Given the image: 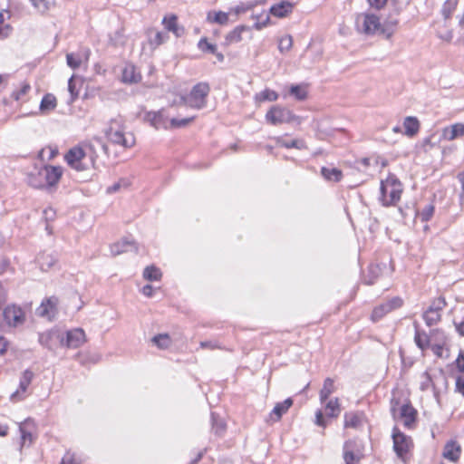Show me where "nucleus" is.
Wrapping results in <instances>:
<instances>
[{
    "label": "nucleus",
    "instance_id": "6e6552de",
    "mask_svg": "<svg viewBox=\"0 0 464 464\" xmlns=\"http://www.w3.org/2000/svg\"><path fill=\"white\" fill-rule=\"evenodd\" d=\"M62 341L63 333L56 329L45 331L38 334L39 343L51 352H54L58 346H62Z\"/></svg>",
    "mask_w": 464,
    "mask_h": 464
},
{
    "label": "nucleus",
    "instance_id": "c85d7f7f",
    "mask_svg": "<svg viewBox=\"0 0 464 464\" xmlns=\"http://www.w3.org/2000/svg\"><path fill=\"white\" fill-rule=\"evenodd\" d=\"M231 13L230 12H209L208 14V21L210 23L218 24L220 25L227 24L230 21Z\"/></svg>",
    "mask_w": 464,
    "mask_h": 464
},
{
    "label": "nucleus",
    "instance_id": "a211bd4d",
    "mask_svg": "<svg viewBox=\"0 0 464 464\" xmlns=\"http://www.w3.org/2000/svg\"><path fill=\"white\" fill-rule=\"evenodd\" d=\"M461 448L455 440H450L446 443L443 449L442 456L452 462H456L460 456Z\"/></svg>",
    "mask_w": 464,
    "mask_h": 464
},
{
    "label": "nucleus",
    "instance_id": "774afa93",
    "mask_svg": "<svg viewBox=\"0 0 464 464\" xmlns=\"http://www.w3.org/2000/svg\"><path fill=\"white\" fill-rule=\"evenodd\" d=\"M457 369L464 373V353L460 352L458 358L456 359Z\"/></svg>",
    "mask_w": 464,
    "mask_h": 464
},
{
    "label": "nucleus",
    "instance_id": "9d476101",
    "mask_svg": "<svg viewBox=\"0 0 464 464\" xmlns=\"http://www.w3.org/2000/svg\"><path fill=\"white\" fill-rule=\"evenodd\" d=\"M40 169V176L44 179V184L50 188L57 185L63 176V168L60 166L45 165Z\"/></svg>",
    "mask_w": 464,
    "mask_h": 464
},
{
    "label": "nucleus",
    "instance_id": "6ab92c4d",
    "mask_svg": "<svg viewBox=\"0 0 464 464\" xmlns=\"http://www.w3.org/2000/svg\"><path fill=\"white\" fill-rule=\"evenodd\" d=\"M293 8V3L289 1H281L280 3L275 4L270 7V13L274 16L281 18L292 13Z\"/></svg>",
    "mask_w": 464,
    "mask_h": 464
},
{
    "label": "nucleus",
    "instance_id": "c756f323",
    "mask_svg": "<svg viewBox=\"0 0 464 464\" xmlns=\"http://www.w3.org/2000/svg\"><path fill=\"white\" fill-rule=\"evenodd\" d=\"M276 142L278 146L284 147L286 149H297V150H304L306 149V144L303 140H285L283 137H276Z\"/></svg>",
    "mask_w": 464,
    "mask_h": 464
},
{
    "label": "nucleus",
    "instance_id": "473e14b6",
    "mask_svg": "<svg viewBox=\"0 0 464 464\" xmlns=\"http://www.w3.org/2000/svg\"><path fill=\"white\" fill-rule=\"evenodd\" d=\"M414 327H415V335H414L415 343L420 350L423 351L429 347L430 338L425 332H420L419 330L418 324L416 322L414 323Z\"/></svg>",
    "mask_w": 464,
    "mask_h": 464
},
{
    "label": "nucleus",
    "instance_id": "49530a36",
    "mask_svg": "<svg viewBox=\"0 0 464 464\" xmlns=\"http://www.w3.org/2000/svg\"><path fill=\"white\" fill-rule=\"evenodd\" d=\"M289 93L297 101H304L307 98V92L301 85H292L290 87Z\"/></svg>",
    "mask_w": 464,
    "mask_h": 464
},
{
    "label": "nucleus",
    "instance_id": "13d9d810",
    "mask_svg": "<svg viewBox=\"0 0 464 464\" xmlns=\"http://www.w3.org/2000/svg\"><path fill=\"white\" fill-rule=\"evenodd\" d=\"M19 430L23 445L25 444L26 441H29V443L33 442V435L31 431L27 430L23 425L19 426Z\"/></svg>",
    "mask_w": 464,
    "mask_h": 464
},
{
    "label": "nucleus",
    "instance_id": "ddd939ff",
    "mask_svg": "<svg viewBox=\"0 0 464 464\" xmlns=\"http://www.w3.org/2000/svg\"><path fill=\"white\" fill-rule=\"evenodd\" d=\"M58 299L55 296H51L44 299L41 305L37 308V314L41 317L52 319L56 314V306Z\"/></svg>",
    "mask_w": 464,
    "mask_h": 464
},
{
    "label": "nucleus",
    "instance_id": "338daca9",
    "mask_svg": "<svg viewBox=\"0 0 464 464\" xmlns=\"http://www.w3.org/2000/svg\"><path fill=\"white\" fill-rule=\"evenodd\" d=\"M61 464H76L74 455L71 452H66L61 460Z\"/></svg>",
    "mask_w": 464,
    "mask_h": 464
},
{
    "label": "nucleus",
    "instance_id": "603ef678",
    "mask_svg": "<svg viewBox=\"0 0 464 464\" xmlns=\"http://www.w3.org/2000/svg\"><path fill=\"white\" fill-rule=\"evenodd\" d=\"M293 45V40L290 35H285L279 40L278 49L281 53L287 52Z\"/></svg>",
    "mask_w": 464,
    "mask_h": 464
},
{
    "label": "nucleus",
    "instance_id": "f8f14e48",
    "mask_svg": "<svg viewBox=\"0 0 464 464\" xmlns=\"http://www.w3.org/2000/svg\"><path fill=\"white\" fill-rule=\"evenodd\" d=\"M85 155L86 153L82 148L75 146L68 150V152L64 155V160L71 168L76 169L77 171H82L85 169L82 163V160Z\"/></svg>",
    "mask_w": 464,
    "mask_h": 464
},
{
    "label": "nucleus",
    "instance_id": "bb28decb",
    "mask_svg": "<svg viewBox=\"0 0 464 464\" xmlns=\"http://www.w3.org/2000/svg\"><path fill=\"white\" fill-rule=\"evenodd\" d=\"M250 28L246 25H238L236 28H234L231 32H229L226 38H225V44H231L239 43L242 40V33L246 31H249Z\"/></svg>",
    "mask_w": 464,
    "mask_h": 464
},
{
    "label": "nucleus",
    "instance_id": "5fc2aeb1",
    "mask_svg": "<svg viewBox=\"0 0 464 464\" xmlns=\"http://www.w3.org/2000/svg\"><path fill=\"white\" fill-rule=\"evenodd\" d=\"M249 8H250V5H246V4H241V5H238L235 6V7H233V8H231L229 10V12L231 13V15L234 16V19L231 22L237 21V15L242 14V13L246 12Z\"/></svg>",
    "mask_w": 464,
    "mask_h": 464
},
{
    "label": "nucleus",
    "instance_id": "2eb2a0df",
    "mask_svg": "<svg viewBox=\"0 0 464 464\" xmlns=\"http://www.w3.org/2000/svg\"><path fill=\"white\" fill-rule=\"evenodd\" d=\"M144 120L154 127L155 129H168V120L164 116L161 111H148L145 114Z\"/></svg>",
    "mask_w": 464,
    "mask_h": 464
},
{
    "label": "nucleus",
    "instance_id": "39448f33",
    "mask_svg": "<svg viewBox=\"0 0 464 464\" xmlns=\"http://www.w3.org/2000/svg\"><path fill=\"white\" fill-rule=\"evenodd\" d=\"M209 85L206 82L197 83L185 98V103L194 109H202L206 105V98L209 92Z\"/></svg>",
    "mask_w": 464,
    "mask_h": 464
},
{
    "label": "nucleus",
    "instance_id": "7c9ffc66",
    "mask_svg": "<svg viewBox=\"0 0 464 464\" xmlns=\"http://www.w3.org/2000/svg\"><path fill=\"white\" fill-rule=\"evenodd\" d=\"M344 428L358 429L362 422V414L358 412H346L344 414Z\"/></svg>",
    "mask_w": 464,
    "mask_h": 464
},
{
    "label": "nucleus",
    "instance_id": "ea45409f",
    "mask_svg": "<svg viewBox=\"0 0 464 464\" xmlns=\"http://www.w3.org/2000/svg\"><path fill=\"white\" fill-rule=\"evenodd\" d=\"M162 274L155 266H148L143 270V277L148 281H159L161 279Z\"/></svg>",
    "mask_w": 464,
    "mask_h": 464
},
{
    "label": "nucleus",
    "instance_id": "79ce46f5",
    "mask_svg": "<svg viewBox=\"0 0 464 464\" xmlns=\"http://www.w3.org/2000/svg\"><path fill=\"white\" fill-rule=\"evenodd\" d=\"M422 378H423V380L420 382V389L421 391H427L430 388H432L435 396H437L438 391H437V387H436V382L433 380V378L429 374L428 372H423Z\"/></svg>",
    "mask_w": 464,
    "mask_h": 464
},
{
    "label": "nucleus",
    "instance_id": "37998d69",
    "mask_svg": "<svg viewBox=\"0 0 464 464\" xmlns=\"http://www.w3.org/2000/svg\"><path fill=\"white\" fill-rule=\"evenodd\" d=\"M211 423H212V430L217 435H221L226 430V424L224 420L218 418L215 412H211Z\"/></svg>",
    "mask_w": 464,
    "mask_h": 464
},
{
    "label": "nucleus",
    "instance_id": "2f4dec72",
    "mask_svg": "<svg viewBox=\"0 0 464 464\" xmlns=\"http://www.w3.org/2000/svg\"><path fill=\"white\" fill-rule=\"evenodd\" d=\"M89 150L94 154L95 157H99L101 152H102L105 156H109L108 146L102 141L101 138H94L89 145Z\"/></svg>",
    "mask_w": 464,
    "mask_h": 464
},
{
    "label": "nucleus",
    "instance_id": "b1692460",
    "mask_svg": "<svg viewBox=\"0 0 464 464\" xmlns=\"http://www.w3.org/2000/svg\"><path fill=\"white\" fill-rule=\"evenodd\" d=\"M354 442L348 440L343 445V459L345 464H355L361 459L359 454L353 451Z\"/></svg>",
    "mask_w": 464,
    "mask_h": 464
},
{
    "label": "nucleus",
    "instance_id": "72a5a7b5",
    "mask_svg": "<svg viewBox=\"0 0 464 464\" xmlns=\"http://www.w3.org/2000/svg\"><path fill=\"white\" fill-rule=\"evenodd\" d=\"M321 174L328 181L338 182L343 178L342 171L337 168L330 169L327 167H323L321 169Z\"/></svg>",
    "mask_w": 464,
    "mask_h": 464
},
{
    "label": "nucleus",
    "instance_id": "e433bc0d",
    "mask_svg": "<svg viewBox=\"0 0 464 464\" xmlns=\"http://www.w3.org/2000/svg\"><path fill=\"white\" fill-rule=\"evenodd\" d=\"M422 317L428 326H432V325L437 324L440 321L441 314H440V313H438L435 310H433V308L429 307L423 313Z\"/></svg>",
    "mask_w": 464,
    "mask_h": 464
},
{
    "label": "nucleus",
    "instance_id": "5701e85b",
    "mask_svg": "<svg viewBox=\"0 0 464 464\" xmlns=\"http://www.w3.org/2000/svg\"><path fill=\"white\" fill-rule=\"evenodd\" d=\"M404 134L408 137L415 136L420 130V121L414 116H407L403 121Z\"/></svg>",
    "mask_w": 464,
    "mask_h": 464
},
{
    "label": "nucleus",
    "instance_id": "c9c22d12",
    "mask_svg": "<svg viewBox=\"0 0 464 464\" xmlns=\"http://www.w3.org/2000/svg\"><path fill=\"white\" fill-rule=\"evenodd\" d=\"M398 24V20L396 18H389L382 24V35L385 36L387 39L392 37L394 34L396 27Z\"/></svg>",
    "mask_w": 464,
    "mask_h": 464
},
{
    "label": "nucleus",
    "instance_id": "4be33fe9",
    "mask_svg": "<svg viewBox=\"0 0 464 464\" xmlns=\"http://www.w3.org/2000/svg\"><path fill=\"white\" fill-rule=\"evenodd\" d=\"M90 53H91V51L88 48L82 50L81 53H67L66 54V62H67L68 66L71 67L72 69L79 68L82 63V56H84V58L86 60H88Z\"/></svg>",
    "mask_w": 464,
    "mask_h": 464
},
{
    "label": "nucleus",
    "instance_id": "052dcab7",
    "mask_svg": "<svg viewBox=\"0 0 464 464\" xmlns=\"http://www.w3.org/2000/svg\"><path fill=\"white\" fill-rule=\"evenodd\" d=\"M446 305H447V303H446L445 298L442 296H440L439 298H437L436 300L433 301V303L431 304L430 308H433V310H435L436 312L440 313V311L443 308H445Z\"/></svg>",
    "mask_w": 464,
    "mask_h": 464
},
{
    "label": "nucleus",
    "instance_id": "bf43d9fd",
    "mask_svg": "<svg viewBox=\"0 0 464 464\" xmlns=\"http://www.w3.org/2000/svg\"><path fill=\"white\" fill-rule=\"evenodd\" d=\"M385 303L388 305V309L392 312L394 309L400 308L402 305L403 301L401 297L395 296Z\"/></svg>",
    "mask_w": 464,
    "mask_h": 464
},
{
    "label": "nucleus",
    "instance_id": "8fccbe9b",
    "mask_svg": "<svg viewBox=\"0 0 464 464\" xmlns=\"http://www.w3.org/2000/svg\"><path fill=\"white\" fill-rule=\"evenodd\" d=\"M198 47L204 53H216L217 46L208 42L207 38H201Z\"/></svg>",
    "mask_w": 464,
    "mask_h": 464
},
{
    "label": "nucleus",
    "instance_id": "e2e57ef3",
    "mask_svg": "<svg viewBox=\"0 0 464 464\" xmlns=\"http://www.w3.org/2000/svg\"><path fill=\"white\" fill-rule=\"evenodd\" d=\"M166 39V34L162 32H157L153 38L150 39V43L151 45L159 46Z\"/></svg>",
    "mask_w": 464,
    "mask_h": 464
},
{
    "label": "nucleus",
    "instance_id": "412c9836",
    "mask_svg": "<svg viewBox=\"0 0 464 464\" xmlns=\"http://www.w3.org/2000/svg\"><path fill=\"white\" fill-rule=\"evenodd\" d=\"M382 266L379 264H371L367 268V274L363 277L364 284L368 285H373L382 275Z\"/></svg>",
    "mask_w": 464,
    "mask_h": 464
},
{
    "label": "nucleus",
    "instance_id": "4d7b16f0",
    "mask_svg": "<svg viewBox=\"0 0 464 464\" xmlns=\"http://www.w3.org/2000/svg\"><path fill=\"white\" fill-rule=\"evenodd\" d=\"M31 89V86L27 82H23L21 85V88L18 91H14L12 94V97L18 101L20 100L24 95H25Z\"/></svg>",
    "mask_w": 464,
    "mask_h": 464
},
{
    "label": "nucleus",
    "instance_id": "58836bf2",
    "mask_svg": "<svg viewBox=\"0 0 464 464\" xmlns=\"http://www.w3.org/2000/svg\"><path fill=\"white\" fill-rule=\"evenodd\" d=\"M28 184L35 188H48L47 185L44 184L45 180L40 176V169L37 172L30 173L27 177Z\"/></svg>",
    "mask_w": 464,
    "mask_h": 464
},
{
    "label": "nucleus",
    "instance_id": "dca6fc26",
    "mask_svg": "<svg viewBox=\"0 0 464 464\" xmlns=\"http://www.w3.org/2000/svg\"><path fill=\"white\" fill-rule=\"evenodd\" d=\"M128 251H138L135 242L129 238H123L111 246V253L112 256H118Z\"/></svg>",
    "mask_w": 464,
    "mask_h": 464
},
{
    "label": "nucleus",
    "instance_id": "a878e982",
    "mask_svg": "<svg viewBox=\"0 0 464 464\" xmlns=\"http://www.w3.org/2000/svg\"><path fill=\"white\" fill-rule=\"evenodd\" d=\"M141 76L136 72V68L132 64H127L122 71V82L127 83H137L140 81Z\"/></svg>",
    "mask_w": 464,
    "mask_h": 464
},
{
    "label": "nucleus",
    "instance_id": "cd10ccee",
    "mask_svg": "<svg viewBox=\"0 0 464 464\" xmlns=\"http://www.w3.org/2000/svg\"><path fill=\"white\" fill-rule=\"evenodd\" d=\"M324 411L328 418H336L341 413V406L338 398L331 399L324 402Z\"/></svg>",
    "mask_w": 464,
    "mask_h": 464
},
{
    "label": "nucleus",
    "instance_id": "a18cd8bd",
    "mask_svg": "<svg viewBox=\"0 0 464 464\" xmlns=\"http://www.w3.org/2000/svg\"><path fill=\"white\" fill-rule=\"evenodd\" d=\"M390 309H388V305L386 303L381 304L380 305L376 306L372 313V320L373 322L379 321L381 318H382L386 314L390 313Z\"/></svg>",
    "mask_w": 464,
    "mask_h": 464
},
{
    "label": "nucleus",
    "instance_id": "680f3d73",
    "mask_svg": "<svg viewBox=\"0 0 464 464\" xmlns=\"http://www.w3.org/2000/svg\"><path fill=\"white\" fill-rule=\"evenodd\" d=\"M455 392L464 397V374L458 375L455 382Z\"/></svg>",
    "mask_w": 464,
    "mask_h": 464
},
{
    "label": "nucleus",
    "instance_id": "6e6d98bb",
    "mask_svg": "<svg viewBox=\"0 0 464 464\" xmlns=\"http://www.w3.org/2000/svg\"><path fill=\"white\" fill-rule=\"evenodd\" d=\"M68 91H69L70 95H71L69 103H72V102H73L78 98V95H79V92L76 89V85H75V82L73 81V77H71L69 79V81H68Z\"/></svg>",
    "mask_w": 464,
    "mask_h": 464
},
{
    "label": "nucleus",
    "instance_id": "393cba45",
    "mask_svg": "<svg viewBox=\"0 0 464 464\" xmlns=\"http://www.w3.org/2000/svg\"><path fill=\"white\" fill-rule=\"evenodd\" d=\"M400 415L404 419V425L410 427L416 420L417 411L406 403L401 407Z\"/></svg>",
    "mask_w": 464,
    "mask_h": 464
},
{
    "label": "nucleus",
    "instance_id": "4468645a",
    "mask_svg": "<svg viewBox=\"0 0 464 464\" xmlns=\"http://www.w3.org/2000/svg\"><path fill=\"white\" fill-rule=\"evenodd\" d=\"M464 136V123L458 122L446 126L441 130L440 139L448 141H452L459 137Z\"/></svg>",
    "mask_w": 464,
    "mask_h": 464
},
{
    "label": "nucleus",
    "instance_id": "f704fd0d",
    "mask_svg": "<svg viewBox=\"0 0 464 464\" xmlns=\"http://www.w3.org/2000/svg\"><path fill=\"white\" fill-rule=\"evenodd\" d=\"M334 392V382L332 378H326L324 382L323 388L320 391L321 403H324L330 395Z\"/></svg>",
    "mask_w": 464,
    "mask_h": 464
},
{
    "label": "nucleus",
    "instance_id": "f03ea898",
    "mask_svg": "<svg viewBox=\"0 0 464 464\" xmlns=\"http://www.w3.org/2000/svg\"><path fill=\"white\" fill-rule=\"evenodd\" d=\"M380 191V200L383 206L395 205L401 199V183L395 176L391 175L381 182Z\"/></svg>",
    "mask_w": 464,
    "mask_h": 464
},
{
    "label": "nucleus",
    "instance_id": "f3484780",
    "mask_svg": "<svg viewBox=\"0 0 464 464\" xmlns=\"http://www.w3.org/2000/svg\"><path fill=\"white\" fill-rule=\"evenodd\" d=\"M292 405L293 400L291 398H287L284 401L277 402L269 414L270 420L273 422L279 421L282 416L287 412Z\"/></svg>",
    "mask_w": 464,
    "mask_h": 464
},
{
    "label": "nucleus",
    "instance_id": "aec40b11",
    "mask_svg": "<svg viewBox=\"0 0 464 464\" xmlns=\"http://www.w3.org/2000/svg\"><path fill=\"white\" fill-rule=\"evenodd\" d=\"M57 256L53 253L43 252L37 256V262L42 271H48L57 263Z\"/></svg>",
    "mask_w": 464,
    "mask_h": 464
},
{
    "label": "nucleus",
    "instance_id": "09e8293b",
    "mask_svg": "<svg viewBox=\"0 0 464 464\" xmlns=\"http://www.w3.org/2000/svg\"><path fill=\"white\" fill-rule=\"evenodd\" d=\"M194 117H188V118H183V119H177L172 118L169 121V127L173 129H179L184 128L187 125H188L191 121H193Z\"/></svg>",
    "mask_w": 464,
    "mask_h": 464
},
{
    "label": "nucleus",
    "instance_id": "4c0bfd02",
    "mask_svg": "<svg viewBox=\"0 0 464 464\" xmlns=\"http://www.w3.org/2000/svg\"><path fill=\"white\" fill-rule=\"evenodd\" d=\"M57 105L56 98L54 95L51 93L45 94L41 102H40V110L44 111H49L54 110Z\"/></svg>",
    "mask_w": 464,
    "mask_h": 464
},
{
    "label": "nucleus",
    "instance_id": "c03bdc74",
    "mask_svg": "<svg viewBox=\"0 0 464 464\" xmlns=\"http://www.w3.org/2000/svg\"><path fill=\"white\" fill-rule=\"evenodd\" d=\"M458 5V0H447L441 8V14L445 20H448L450 18L452 13L456 9Z\"/></svg>",
    "mask_w": 464,
    "mask_h": 464
},
{
    "label": "nucleus",
    "instance_id": "de8ad7c7",
    "mask_svg": "<svg viewBox=\"0 0 464 464\" xmlns=\"http://www.w3.org/2000/svg\"><path fill=\"white\" fill-rule=\"evenodd\" d=\"M434 210V206L432 204H429L425 206L420 211H419V218L422 222H428L432 218Z\"/></svg>",
    "mask_w": 464,
    "mask_h": 464
},
{
    "label": "nucleus",
    "instance_id": "0e129e2a",
    "mask_svg": "<svg viewBox=\"0 0 464 464\" xmlns=\"http://www.w3.org/2000/svg\"><path fill=\"white\" fill-rule=\"evenodd\" d=\"M200 347L210 350L222 349L220 343L218 341L214 340L200 342Z\"/></svg>",
    "mask_w": 464,
    "mask_h": 464
},
{
    "label": "nucleus",
    "instance_id": "1a4fd4ad",
    "mask_svg": "<svg viewBox=\"0 0 464 464\" xmlns=\"http://www.w3.org/2000/svg\"><path fill=\"white\" fill-rule=\"evenodd\" d=\"M5 323L11 327H17L25 321L24 310L16 304H8L3 311Z\"/></svg>",
    "mask_w": 464,
    "mask_h": 464
},
{
    "label": "nucleus",
    "instance_id": "69168bd1",
    "mask_svg": "<svg viewBox=\"0 0 464 464\" xmlns=\"http://www.w3.org/2000/svg\"><path fill=\"white\" fill-rule=\"evenodd\" d=\"M56 212L53 208H47L44 210V218L46 222H51L54 219Z\"/></svg>",
    "mask_w": 464,
    "mask_h": 464
},
{
    "label": "nucleus",
    "instance_id": "a19ab883",
    "mask_svg": "<svg viewBox=\"0 0 464 464\" xmlns=\"http://www.w3.org/2000/svg\"><path fill=\"white\" fill-rule=\"evenodd\" d=\"M151 342L160 349H167L171 343L170 337L168 334H159L152 337Z\"/></svg>",
    "mask_w": 464,
    "mask_h": 464
},
{
    "label": "nucleus",
    "instance_id": "3c124183",
    "mask_svg": "<svg viewBox=\"0 0 464 464\" xmlns=\"http://www.w3.org/2000/svg\"><path fill=\"white\" fill-rule=\"evenodd\" d=\"M258 99L260 101L275 102L278 99V94L275 91L266 89L258 94Z\"/></svg>",
    "mask_w": 464,
    "mask_h": 464
},
{
    "label": "nucleus",
    "instance_id": "20e7f679",
    "mask_svg": "<svg viewBox=\"0 0 464 464\" xmlns=\"http://www.w3.org/2000/svg\"><path fill=\"white\" fill-rule=\"evenodd\" d=\"M392 437L393 450L397 457L403 462H406L407 454L413 446L411 438L401 432L397 427L393 428Z\"/></svg>",
    "mask_w": 464,
    "mask_h": 464
},
{
    "label": "nucleus",
    "instance_id": "0eeeda50",
    "mask_svg": "<svg viewBox=\"0 0 464 464\" xmlns=\"http://www.w3.org/2000/svg\"><path fill=\"white\" fill-rule=\"evenodd\" d=\"M86 335L82 328H73L63 334L62 347L77 349L86 343Z\"/></svg>",
    "mask_w": 464,
    "mask_h": 464
},
{
    "label": "nucleus",
    "instance_id": "9b49d317",
    "mask_svg": "<svg viewBox=\"0 0 464 464\" xmlns=\"http://www.w3.org/2000/svg\"><path fill=\"white\" fill-rule=\"evenodd\" d=\"M34 376V372L29 369L23 372L17 390L10 395V400L12 401H19L25 398V393Z\"/></svg>",
    "mask_w": 464,
    "mask_h": 464
},
{
    "label": "nucleus",
    "instance_id": "423d86ee",
    "mask_svg": "<svg viewBox=\"0 0 464 464\" xmlns=\"http://www.w3.org/2000/svg\"><path fill=\"white\" fill-rule=\"evenodd\" d=\"M357 27L365 34L382 35V24L380 18L373 14H363L356 20Z\"/></svg>",
    "mask_w": 464,
    "mask_h": 464
},
{
    "label": "nucleus",
    "instance_id": "7ed1b4c3",
    "mask_svg": "<svg viewBox=\"0 0 464 464\" xmlns=\"http://www.w3.org/2000/svg\"><path fill=\"white\" fill-rule=\"evenodd\" d=\"M266 121L272 125L284 123L299 125L302 122V118L287 108L274 105L266 112Z\"/></svg>",
    "mask_w": 464,
    "mask_h": 464
},
{
    "label": "nucleus",
    "instance_id": "f257e3e1",
    "mask_svg": "<svg viewBox=\"0 0 464 464\" xmlns=\"http://www.w3.org/2000/svg\"><path fill=\"white\" fill-rule=\"evenodd\" d=\"M104 133L109 141L124 149L131 148L135 144L134 135L124 132V121L121 116L110 121Z\"/></svg>",
    "mask_w": 464,
    "mask_h": 464
},
{
    "label": "nucleus",
    "instance_id": "864d4df0",
    "mask_svg": "<svg viewBox=\"0 0 464 464\" xmlns=\"http://www.w3.org/2000/svg\"><path fill=\"white\" fill-rule=\"evenodd\" d=\"M177 16L175 14H172L170 16H165L162 20V24H164L165 28L171 32L176 30L177 26Z\"/></svg>",
    "mask_w": 464,
    "mask_h": 464
}]
</instances>
